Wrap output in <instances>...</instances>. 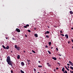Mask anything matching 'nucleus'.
Segmentation results:
<instances>
[{"label":"nucleus","mask_w":73,"mask_h":73,"mask_svg":"<svg viewBox=\"0 0 73 73\" xmlns=\"http://www.w3.org/2000/svg\"><path fill=\"white\" fill-rule=\"evenodd\" d=\"M7 62L8 63V64L11 65V66L13 67V63L11 62V59L9 56L7 57Z\"/></svg>","instance_id":"obj_1"},{"label":"nucleus","mask_w":73,"mask_h":73,"mask_svg":"<svg viewBox=\"0 0 73 73\" xmlns=\"http://www.w3.org/2000/svg\"><path fill=\"white\" fill-rule=\"evenodd\" d=\"M15 47L17 50H19L20 49V47L17 46V45H15Z\"/></svg>","instance_id":"obj_2"},{"label":"nucleus","mask_w":73,"mask_h":73,"mask_svg":"<svg viewBox=\"0 0 73 73\" xmlns=\"http://www.w3.org/2000/svg\"><path fill=\"white\" fill-rule=\"evenodd\" d=\"M16 31H17L18 32H19V33H20L21 31L19 29H18V28H17L16 29Z\"/></svg>","instance_id":"obj_3"},{"label":"nucleus","mask_w":73,"mask_h":73,"mask_svg":"<svg viewBox=\"0 0 73 73\" xmlns=\"http://www.w3.org/2000/svg\"><path fill=\"white\" fill-rule=\"evenodd\" d=\"M69 62L71 65V66H73V63H72V62L71 61H69Z\"/></svg>","instance_id":"obj_4"},{"label":"nucleus","mask_w":73,"mask_h":73,"mask_svg":"<svg viewBox=\"0 0 73 73\" xmlns=\"http://www.w3.org/2000/svg\"><path fill=\"white\" fill-rule=\"evenodd\" d=\"M21 64L22 65V66H24L25 64L24 63V62H22L21 63Z\"/></svg>","instance_id":"obj_5"},{"label":"nucleus","mask_w":73,"mask_h":73,"mask_svg":"<svg viewBox=\"0 0 73 73\" xmlns=\"http://www.w3.org/2000/svg\"><path fill=\"white\" fill-rule=\"evenodd\" d=\"M62 71L63 72V73L65 71V68L63 67L62 69Z\"/></svg>","instance_id":"obj_6"},{"label":"nucleus","mask_w":73,"mask_h":73,"mask_svg":"<svg viewBox=\"0 0 73 73\" xmlns=\"http://www.w3.org/2000/svg\"><path fill=\"white\" fill-rule=\"evenodd\" d=\"M65 36L66 37V38H68V36L67 34L65 35Z\"/></svg>","instance_id":"obj_7"},{"label":"nucleus","mask_w":73,"mask_h":73,"mask_svg":"<svg viewBox=\"0 0 73 73\" xmlns=\"http://www.w3.org/2000/svg\"><path fill=\"white\" fill-rule=\"evenodd\" d=\"M52 59H53L54 60H57V58H56V57H52Z\"/></svg>","instance_id":"obj_8"},{"label":"nucleus","mask_w":73,"mask_h":73,"mask_svg":"<svg viewBox=\"0 0 73 73\" xmlns=\"http://www.w3.org/2000/svg\"><path fill=\"white\" fill-rule=\"evenodd\" d=\"M27 61L28 62V64L29 65V64H30V63L29 62H31V61H30V60H27Z\"/></svg>","instance_id":"obj_9"},{"label":"nucleus","mask_w":73,"mask_h":73,"mask_svg":"<svg viewBox=\"0 0 73 73\" xmlns=\"http://www.w3.org/2000/svg\"><path fill=\"white\" fill-rule=\"evenodd\" d=\"M65 68H66V69L67 70H68V71H69V69L68 68V67H67L66 66H65Z\"/></svg>","instance_id":"obj_10"},{"label":"nucleus","mask_w":73,"mask_h":73,"mask_svg":"<svg viewBox=\"0 0 73 73\" xmlns=\"http://www.w3.org/2000/svg\"><path fill=\"white\" fill-rule=\"evenodd\" d=\"M20 55H18L17 56V58L18 59H19L20 58Z\"/></svg>","instance_id":"obj_11"},{"label":"nucleus","mask_w":73,"mask_h":73,"mask_svg":"<svg viewBox=\"0 0 73 73\" xmlns=\"http://www.w3.org/2000/svg\"><path fill=\"white\" fill-rule=\"evenodd\" d=\"M35 36L36 37H38V35L36 34H35Z\"/></svg>","instance_id":"obj_12"},{"label":"nucleus","mask_w":73,"mask_h":73,"mask_svg":"<svg viewBox=\"0 0 73 73\" xmlns=\"http://www.w3.org/2000/svg\"><path fill=\"white\" fill-rule=\"evenodd\" d=\"M47 64L48 65V67H50L51 65L49 63H47Z\"/></svg>","instance_id":"obj_13"},{"label":"nucleus","mask_w":73,"mask_h":73,"mask_svg":"<svg viewBox=\"0 0 73 73\" xmlns=\"http://www.w3.org/2000/svg\"><path fill=\"white\" fill-rule=\"evenodd\" d=\"M69 12L71 15H72L73 14V12H72V11H70Z\"/></svg>","instance_id":"obj_14"},{"label":"nucleus","mask_w":73,"mask_h":73,"mask_svg":"<svg viewBox=\"0 0 73 73\" xmlns=\"http://www.w3.org/2000/svg\"><path fill=\"white\" fill-rule=\"evenodd\" d=\"M9 46H7V47H6V49H9Z\"/></svg>","instance_id":"obj_15"},{"label":"nucleus","mask_w":73,"mask_h":73,"mask_svg":"<svg viewBox=\"0 0 73 73\" xmlns=\"http://www.w3.org/2000/svg\"><path fill=\"white\" fill-rule=\"evenodd\" d=\"M48 44H49V46H50V45H51V44L52 43H51V42H49L48 43Z\"/></svg>","instance_id":"obj_16"},{"label":"nucleus","mask_w":73,"mask_h":73,"mask_svg":"<svg viewBox=\"0 0 73 73\" xmlns=\"http://www.w3.org/2000/svg\"><path fill=\"white\" fill-rule=\"evenodd\" d=\"M38 68H42V66H38Z\"/></svg>","instance_id":"obj_17"},{"label":"nucleus","mask_w":73,"mask_h":73,"mask_svg":"<svg viewBox=\"0 0 73 73\" xmlns=\"http://www.w3.org/2000/svg\"><path fill=\"white\" fill-rule=\"evenodd\" d=\"M20 72H21V73H24V71H23L22 70H20Z\"/></svg>","instance_id":"obj_18"},{"label":"nucleus","mask_w":73,"mask_h":73,"mask_svg":"<svg viewBox=\"0 0 73 73\" xmlns=\"http://www.w3.org/2000/svg\"><path fill=\"white\" fill-rule=\"evenodd\" d=\"M27 31L29 32V33H30V32H31V30H30L28 29L27 30Z\"/></svg>","instance_id":"obj_19"},{"label":"nucleus","mask_w":73,"mask_h":73,"mask_svg":"<svg viewBox=\"0 0 73 73\" xmlns=\"http://www.w3.org/2000/svg\"><path fill=\"white\" fill-rule=\"evenodd\" d=\"M2 47L4 48V49H6V48L5 47V46H4V45H3Z\"/></svg>","instance_id":"obj_20"},{"label":"nucleus","mask_w":73,"mask_h":73,"mask_svg":"<svg viewBox=\"0 0 73 73\" xmlns=\"http://www.w3.org/2000/svg\"><path fill=\"white\" fill-rule=\"evenodd\" d=\"M12 40H16V39H15V38H12Z\"/></svg>","instance_id":"obj_21"},{"label":"nucleus","mask_w":73,"mask_h":73,"mask_svg":"<svg viewBox=\"0 0 73 73\" xmlns=\"http://www.w3.org/2000/svg\"><path fill=\"white\" fill-rule=\"evenodd\" d=\"M70 68H71V69L73 70V67L70 66Z\"/></svg>","instance_id":"obj_22"},{"label":"nucleus","mask_w":73,"mask_h":73,"mask_svg":"<svg viewBox=\"0 0 73 73\" xmlns=\"http://www.w3.org/2000/svg\"><path fill=\"white\" fill-rule=\"evenodd\" d=\"M48 52L49 53V54H51V53L49 51H48Z\"/></svg>","instance_id":"obj_23"},{"label":"nucleus","mask_w":73,"mask_h":73,"mask_svg":"<svg viewBox=\"0 0 73 73\" xmlns=\"http://www.w3.org/2000/svg\"><path fill=\"white\" fill-rule=\"evenodd\" d=\"M63 73H68V72L67 71L65 70V71Z\"/></svg>","instance_id":"obj_24"},{"label":"nucleus","mask_w":73,"mask_h":73,"mask_svg":"<svg viewBox=\"0 0 73 73\" xmlns=\"http://www.w3.org/2000/svg\"><path fill=\"white\" fill-rule=\"evenodd\" d=\"M34 71L35 72H36V69L35 68H34Z\"/></svg>","instance_id":"obj_25"},{"label":"nucleus","mask_w":73,"mask_h":73,"mask_svg":"<svg viewBox=\"0 0 73 73\" xmlns=\"http://www.w3.org/2000/svg\"><path fill=\"white\" fill-rule=\"evenodd\" d=\"M46 33H47L48 34H49V33H50V32H49V31H46Z\"/></svg>","instance_id":"obj_26"},{"label":"nucleus","mask_w":73,"mask_h":73,"mask_svg":"<svg viewBox=\"0 0 73 73\" xmlns=\"http://www.w3.org/2000/svg\"><path fill=\"white\" fill-rule=\"evenodd\" d=\"M26 26H27V27H29V24H27L26 25Z\"/></svg>","instance_id":"obj_27"},{"label":"nucleus","mask_w":73,"mask_h":73,"mask_svg":"<svg viewBox=\"0 0 73 73\" xmlns=\"http://www.w3.org/2000/svg\"><path fill=\"white\" fill-rule=\"evenodd\" d=\"M32 51L33 52V53H36V52L35 51H34V50H32Z\"/></svg>","instance_id":"obj_28"},{"label":"nucleus","mask_w":73,"mask_h":73,"mask_svg":"<svg viewBox=\"0 0 73 73\" xmlns=\"http://www.w3.org/2000/svg\"><path fill=\"white\" fill-rule=\"evenodd\" d=\"M24 28H27V25H26V26H25L23 27Z\"/></svg>","instance_id":"obj_29"},{"label":"nucleus","mask_w":73,"mask_h":73,"mask_svg":"<svg viewBox=\"0 0 73 73\" xmlns=\"http://www.w3.org/2000/svg\"><path fill=\"white\" fill-rule=\"evenodd\" d=\"M46 38H48L49 37V36H48V35H46Z\"/></svg>","instance_id":"obj_30"},{"label":"nucleus","mask_w":73,"mask_h":73,"mask_svg":"<svg viewBox=\"0 0 73 73\" xmlns=\"http://www.w3.org/2000/svg\"><path fill=\"white\" fill-rule=\"evenodd\" d=\"M58 64H59V66H60V65H61V64L59 62H57V63Z\"/></svg>","instance_id":"obj_31"},{"label":"nucleus","mask_w":73,"mask_h":73,"mask_svg":"<svg viewBox=\"0 0 73 73\" xmlns=\"http://www.w3.org/2000/svg\"><path fill=\"white\" fill-rule=\"evenodd\" d=\"M60 35H62V36H64V34H60Z\"/></svg>","instance_id":"obj_32"},{"label":"nucleus","mask_w":73,"mask_h":73,"mask_svg":"<svg viewBox=\"0 0 73 73\" xmlns=\"http://www.w3.org/2000/svg\"><path fill=\"white\" fill-rule=\"evenodd\" d=\"M68 44H70V41H68Z\"/></svg>","instance_id":"obj_33"},{"label":"nucleus","mask_w":73,"mask_h":73,"mask_svg":"<svg viewBox=\"0 0 73 73\" xmlns=\"http://www.w3.org/2000/svg\"><path fill=\"white\" fill-rule=\"evenodd\" d=\"M13 71H12V70H11V73H15V72L13 73Z\"/></svg>","instance_id":"obj_34"},{"label":"nucleus","mask_w":73,"mask_h":73,"mask_svg":"<svg viewBox=\"0 0 73 73\" xmlns=\"http://www.w3.org/2000/svg\"><path fill=\"white\" fill-rule=\"evenodd\" d=\"M25 37H27V35H25Z\"/></svg>","instance_id":"obj_35"},{"label":"nucleus","mask_w":73,"mask_h":73,"mask_svg":"<svg viewBox=\"0 0 73 73\" xmlns=\"http://www.w3.org/2000/svg\"><path fill=\"white\" fill-rule=\"evenodd\" d=\"M60 33H63V32L61 30L60 32Z\"/></svg>","instance_id":"obj_36"},{"label":"nucleus","mask_w":73,"mask_h":73,"mask_svg":"<svg viewBox=\"0 0 73 73\" xmlns=\"http://www.w3.org/2000/svg\"><path fill=\"white\" fill-rule=\"evenodd\" d=\"M70 72H71V73H73V71H71V70H70Z\"/></svg>","instance_id":"obj_37"},{"label":"nucleus","mask_w":73,"mask_h":73,"mask_svg":"<svg viewBox=\"0 0 73 73\" xmlns=\"http://www.w3.org/2000/svg\"><path fill=\"white\" fill-rule=\"evenodd\" d=\"M54 71L55 72H56V69H54Z\"/></svg>","instance_id":"obj_38"},{"label":"nucleus","mask_w":73,"mask_h":73,"mask_svg":"<svg viewBox=\"0 0 73 73\" xmlns=\"http://www.w3.org/2000/svg\"><path fill=\"white\" fill-rule=\"evenodd\" d=\"M56 51H58V48H56Z\"/></svg>","instance_id":"obj_39"},{"label":"nucleus","mask_w":73,"mask_h":73,"mask_svg":"<svg viewBox=\"0 0 73 73\" xmlns=\"http://www.w3.org/2000/svg\"><path fill=\"white\" fill-rule=\"evenodd\" d=\"M56 70H58V69H59V68L58 67H57L56 68Z\"/></svg>","instance_id":"obj_40"},{"label":"nucleus","mask_w":73,"mask_h":73,"mask_svg":"<svg viewBox=\"0 0 73 73\" xmlns=\"http://www.w3.org/2000/svg\"><path fill=\"white\" fill-rule=\"evenodd\" d=\"M36 29H37L36 28H35L34 29L35 30H36Z\"/></svg>","instance_id":"obj_41"},{"label":"nucleus","mask_w":73,"mask_h":73,"mask_svg":"<svg viewBox=\"0 0 73 73\" xmlns=\"http://www.w3.org/2000/svg\"><path fill=\"white\" fill-rule=\"evenodd\" d=\"M25 52H26L25 51V50H24L23 53H25Z\"/></svg>","instance_id":"obj_42"},{"label":"nucleus","mask_w":73,"mask_h":73,"mask_svg":"<svg viewBox=\"0 0 73 73\" xmlns=\"http://www.w3.org/2000/svg\"><path fill=\"white\" fill-rule=\"evenodd\" d=\"M45 47L46 48H48V46H47V45Z\"/></svg>","instance_id":"obj_43"},{"label":"nucleus","mask_w":73,"mask_h":73,"mask_svg":"<svg viewBox=\"0 0 73 73\" xmlns=\"http://www.w3.org/2000/svg\"><path fill=\"white\" fill-rule=\"evenodd\" d=\"M67 65H68V66H70V64H67Z\"/></svg>","instance_id":"obj_44"},{"label":"nucleus","mask_w":73,"mask_h":73,"mask_svg":"<svg viewBox=\"0 0 73 73\" xmlns=\"http://www.w3.org/2000/svg\"><path fill=\"white\" fill-rule=\"evenodd\" d=\"M45 34L46 35H47V31H46V32H45Z\"/></svg>","instance_id":"obj_45"},{"label":"nucleus","mask_w":73,"mask_h":73,"mask_svg":"<svg viewBox=\"0 0 73 73\" xmlns=\"http://www.w3.org/2000/svg\"><path fill=\"white\" fill-rule=\"evenodd\" d=\"M48 28H50V26H48Z\"/></svg>","instance_id":"obj_46"},{"label":"nucleus","mask_w":73,"mask_h":73,"mask_svg":"<svg viewBox=\"0 0 73 73\" xmlns=\"http://www.w3.org/2000/svg\"><path fill=\"white\" fill-rule=\"evenodd\" d=\"M58 56H61V55L60 54H58Z\"/></svg>","instance_id":"obj_47"},{"label":"nucleus","mask_w":73,"mask_h":73,"mask_svg":"<svg viewBox=\"0 0 73 73\" xmlns=\"http://www.w3.org/2000/svg\"><path fill=\"white\" fill-rule=\"evenodd\" d=\"M38 62L39 63H40V61H38Z\"/></svg>","instance_id":"obj_48"},{"label":"nucleus","mask_w":73,"mask_h":73,"mask_svg":"<svg viewBox=\"0 0 73 73\" xmlns=\"http://www.w3.org/2000/svg\"><path fill=\"white\" fill-rule=\"evenodd\" d=\"M71 41L72 42H73V40L72 39L71 40Z\"/></svg>","instance_id":"obj_49"},{"label":"nucleus","mask_w":73,"mask_h":73,"mask_svg":"<svg viewBox=\"0 0 73 73\" xmlns=\"http://www.w3.org/2000/svg\"><path fill=\"white\" fill-rule=\"evenodd\" d=\"M51 49H53V47H51Z\"/></svg>","instance_id":"obj_50"},{"label":"nucleus","mask_w":73,"mask_h":73,"mask_svg":"<svg viewBox=\"0 0 73 73\" xmlns=\"http://www.w3.org/2000/svg\"><path fill=\"white\" fill-rule=\"evenodd\" d=\"M71 29L73 30V27H72Z\"/></svg>","instance_id":"obj_51"},{"label":"nucleus","mask_w":73,"mask_h":73,"mask_svg":"<svg viewBox=\"0 0 73 73\" xmlns=\"http://www.w3.org/2000/svg\"><path fill=\"white\" fill-rule=\"evenodd\" d=\"M68 68H70V67L69 66H68Z\"/></svg>","instance_id":"obj_52"},{"label":"nucleus","mask_w":73,"mask_h":73,"mask_svg":"<svg viewBox=\"0 0 73 73\" xmlns=\"http://www.w3.org/2000/svg\"><path fill=\"white\" fill-rule=\"evenodd\" d=\"M6 39H8V37H7L6 38Z\"/></svg>","instance_id":"obj_53"},{"label":"nucleus","mask_w":73,"mask_h":73,"mask_svg":"<svg viewBox=\"0 0 73 73\" xmlns=\"http://www.w3.org/2000/svg\"><path fill=\"white\" fill-rule=\"evenodd\" d=\"M11 53H13V51H11Z\"/></svg>","instance_id":"obj_54"},{"label":"nucleus","mask_w":73,"mask_h":73,"mask_svg":"<svg viewBox=\"0 0 73 73\" xmlns=\"http://www.w3.org/2000/svg\"><path fill=\"white\" fill-rule=\"evenodd\" d=\"M30 53L31 54H32V53H31V52H30Z\"/></svg>","instance_id":"obj_55"},{"label":"nucleus","mask_w":73,"mask_h":73,"mask_svg":"<svg viewBox=\"0 0 73 73\" xmlns=\"http://www.w3.org/2000/svg\"><path fill=\"white\" fill-rule=\"evenodd\" d=\"M72 49H73V46H72Z\"/></svg>","instance_id":"obj_56"},{"label":"nucleus","mask_w":73,"mask_h":73,"mask_svg":"<svg viewBox=\"0 0 73 73\" xmlns=\"http://www.w3.org/2000/svg\"><path fill=\"white\" fill-rule=\"evenodd\" d=\"M46 73V72H44V73Z\"/></svg>","instance_id":"obj_57"},{"label":"nucleus","mask_w":73,"mask_h":73,"mask_svg":"<svg viewBox=\"0 0 73 73\" xmlns=\"http://www.w3.org/2000/svg\"><path fill=\"white\" fill-rule=\"evenodd\" d=\"M59 59H60L61 58H59Z\"/></svg>","instance_id":"obj_58"},{"label":"nucleus","mask_w":73,"mask_h":73,"mask_svg":"<svg viewBox=\"0 0 73 73\" xmlns=\"http://www.w3.org/2000/svg\"><path fill=\"white\" fill-rule=\"evenodd\" d=\"M37 73H40L39 72H38Z\"/></svg>","instance_id":"obj_59"},{"label":"nucleus","mask_w":73,"mask_h":73,"mask_svg":"<svg viewBox=\"0 0 73 73\" xmlns=\"http://www.w3.org/2000/svg\"><path fill=\"white\" fill-rule=\"evenodd\" d=\"M44 13L46 14V13Z\"/></svg>","instance_id":"obj_60"}]
</instances>
